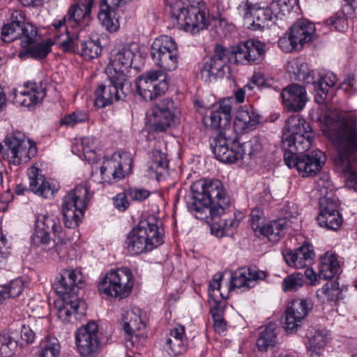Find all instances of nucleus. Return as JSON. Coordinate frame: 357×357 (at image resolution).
Returning <instances> with one entry per match:
<instances>
[{"label":"nucleus","instance_id":"37998d69","mask_svg":"<svg viewBox=\"0 0 357 357\" xmlns=\"http://www.w3.org/2000/svg\"><path fill=\"white\" fill-rule=\"evenodd\" d=\"M23 291V283L21 279H15L8 284L0 285V304L8 298L18 296Z\"/></svg>","mask_w":357,"mask_h":357},{"label":"nucleus","instance_id":"dca6fc26","mask_svg":"<svg viewBox=\"0 0 357 357\" xmlns=\"http://www.w3.org/2000/svg\"><path fill=\"white\" fill-rule=\"evenodd\" d=\"M132 160L128 152L114 153L111 158L105 160L100 167V173L105 181L120 180L131 169Z\"/></svg>","mask_w":357,"mask_h":357},{"label":"nucleus","instance_id":"49530a36","mask_svg":"<svg viewBox=\"0 0 357 357\" xmlns=\"http://www.w3.org/2000/svg\"><path fill=\"white\" fill-rule=\"evenodd\" d=\"M168 167L166 155L161 151L155 150L151 153V160L149 162L148 169L156 175H161L160 169L165 170Z\"/></svg>","mask_w":357,"mask_h":357},{"label":"nucleus","instance_id":"ddd939ff","mask_svg":"<svg viewBox=\"0 0 357 357\" xmlns=\"http://www.w3.org/2000/svg\"><path fill=\"white\" fill-rule=\"evenodd\" d=\"M7 146V158L14 165L26 162L36 154V149L22 132H15L4 140Z\"/></svg>","mask_w":357,"mask_h":357},{"label":"nucleus","instance_id":"79ce46f5","mask_svg":"<svg viewBox=\"0 0 357 357\" xmlns=\"http://www.w3.org/2000/svg\"><path fill=\"white\" fill-rule=\"evenodd\" d=\"M177 47V44L175 40L168 36H160L156 38L151 47V55H155L158 54L165 53V52L171 50H174Z\"/></svg>","mask_w":357,"mask_h":357},{"label":"nucleus","instance_id":"6e6552de","mask_svg":"<svg viewBox=\"0 0 357 357\" xmlns=\"http://www.w3.org/2000/svg\"><path fill=\"white\" fill-rule=\"evenodd\" d=\"M266 53V45L257 40L241 41L227 50L228 61L241 65L257 64L262 61Z\"/></svg>","mask_w":357,"mask_h":357},{"label":"nucleus","instance_id":"39448f33","mask_svg":"<svg viewBox=\"0 0 357 357\" xmlns=\"http://www.w3.org/2000/svg\"><path fill=\"white\" fill-rule=\"evenodd\" d=\"M88 193L86 187L77 185L63 197L61 208L63 223L67 228H75L82 222L87 205Z\"/></svg>","mask_w":357,"mask_h":357},{"label":"nucleus","instance_id":"774afa93","mask_svg":"<svg viewBox=\"0 0 357 357\" xmlns=\"http://www.w3.org/2000/svg\"><path fill=\"white\" fill-rule=\"evenodd\" d=\"M344 91L354 93L357 91V82L353 76H348L342 83L340 86Z\"/></svg>","mask_w":357,"mask_h":357},{"label":"nucleus","instance_id":"8fccbe9b","mask_svg":"<svg viewBox=\"0 0 357 357\" xmlns=\"http://www.w3.org/2000/svg\"><path fill=\"white\" fill-rule=\"evenodd\" d=\"M304 282V275L300 272H295L283 280L282 289L285 292L296 291L303 285Z\"/></svg>","mask_w":357,"mask_h":357},{"label":"nucleus","instance_id":"f03ea898","mask_svg":"<svg viewBox=\"0 0 357 357\" xmlns=\"http://www.w3.org/2000/svg\"><path fill=\"white\" fill-rule=\"evenodd\" d=\"M324 134L336 149L333 162L342 174L345 186L357 191V130L351 115L330 112L324 118Z\"/></svg>","mask_w":357,"mask_h":357},{"label":"nucleus","instance_id":"a19ab883","mask_svg":"<svg viewBox=\"0 0 357 357\" xmlns=\"http://www.w3.org/2000/svg\"><path fill=\"white\" fill-rule=\"evenodd\" d=\"M61 345L57 338L46 337L40 343V351L38 357H59Z\"/></svg>","mask_w":357,"mask_h":357},{"label":"nucleus","instance_id":"13d9d810","mask_svg":"<svg viewBox=\"0 0 357 357\" xmlns=\"http://www.w3.org/2000/svg\"><path fill=\"white\" fill-rule=\"evenodd\" d=\"M264 213L260 208H256L252 210L250 213V225L255 232L259 233L260 229L264 225Z\"/></svg>","mask_w":357,"mask_h":357},{"label":"nucleus","instance_id":"e433bc0d","mask_svg":"<svg viewBox=\"0 0 357 357\" xmlns=\"http://www.w3.org/2000/svg\"><path fill=\"white\" fill-rule=\"evenodd\" d=\"M153 62L165 70L172 71L178 66V47L165 53L151 55Z\"/></svg>","mask_w":357,"mask_h":357},{"label":"nucleus","instance_id":"0eeeda50","mask_svg":"<svg viewBox=\"0 0 357 357\" xmlns=\"http://www.w3.org/2000/svg\"><path fill=\"white\" fill-rule=\"evenodd\" d=\"M37 32L35 26L24 22L20 12L15 11L11 15V22L2 26L1 40L4 43L20 40L22 47L26 48L36 42Z\"/></svg>","mask_w":357,"mask_h":357},{"label":"nucleus","instance_id":"052dcab7","mask_svg":"<svg viewBox=\"0 0 357 357\" xmlns=\"http://www.w3.org/2000/svg\"><path fill=\"white\" fill-rule=\"evenodd\" d=\"M278 43L280 48L285 52H291L293 50H297L298 47V45L292 38L290 33L288 36H283L280 38Z\"/></svg>","mask_w":357,"mask_h":357},{"label":"nucleus","instance_id":"680f3d73","mask_svg":"<svg viewBox=\"0 0 357 357\" xmlns=\"http://www.w3.org/2000/svg\"><path fill=\"white\" fill-rule=\"evenodd\" d=\"M128 195L127 192H121L113 198L114 205L119 211L123 212L129 207L130 203L127 199Z\"/></svg>","mask_w":357,"mask_h":357},{"label":"nucleus","instance_id":"aec40b11","mask_svg":"<svg viewBox=\"0 0 357 357\" xmlns=\"http://www.w3.org/2000/svg\"><path fill=\"white\" fill-rule=\"evenodd\" d=\"M83 277L80 271L76 270H62L54 288L57 294L62 297L77 296L78 291L82 287Z\"/></svg>","mask_w":357,"mask_h":357},{"label":"nucleus","instance_id":"3c124183","mask_svg":"<svg viewBox=\"0 0 357 357\" xmlns=\"http://www.w3.org/2000/svg\"><path fill=\"white\" fill-rule=\"evenodd\" d=\"M17 347V342L8 333H3L0 336V356L1 357H11Z\"/></svg>","mask_w":357,"mask_h":357},{"label":"nucleus","instance_id":"2eb2a0df","mask_svg":"<svg viewBox=\"0 0 357 357\" xmlns=\"http://www.w3.org/2000/svg\"><path fill=\"white\" fill-rule=\"evenodd\" d=\"M238 9L243 12L244 26L253 31H262L268 28L273 15H277L271 5L270 7L260 8L247 1L244 6Z\"/></svg>","mask_w":357,"mask_h":357},{"label":"nucleus","instance_id":"72a5a7b5","mask_svg":"<svg viewBox=\"0 0 357 357\" xmlns=\"http://www.w3.org/2000/svg\"><path fill=\"white\" fill-rule=\"evenodd\" d=\"M94 0L79 1L71 6L67 13L68 22L70 26H74L83 18L90 15Z\"/></svg>","mask_w":357,"mask_h":357},{"label":"nucleus","instance_id":"338daca9","mask_svg":"<svg viewBox=\"0 0 357 357\" xmlns=\"http://www.w3.org/2000/svg\"><path fill=\"white\" fill-rule=\"evenodd\" d=\"M236 148L241 155L240 160H243L245 157L248 156L249 158L253 157V152L251 151L252 146L250 144V140L242 144H239L236 141Z\"/></svg>","mask_w":357,"mask_h":357},{"label":"nucleus","instance_id":"473e14b6","mask_svg":"<svg viewBox=\"0 0 357 357\" xmlns=\"http://www.w3.org/2000/svg\"><path fill=\"white\" fill-rule=\"evenodd\" d=\"M278 330L277 325L272 322L259 328L257 346L260 351H266L268 348L276 345Z\"/></svg>","mask_w":357,"mask_h":357},{"label":"nucleus","instance_id":"4d7b16f0","mask_svg":"<svg viewBox=\"0 0 357 357\" xmlns=\"http://www.w3.org/2000/svg\"><path fill=\"white\" fill-rule=\"evenodd\" d=\"M296 3V0H277L271 3L272 9L275 12V15L290 13Z\"/></svg>","mask_w":357,"mask_h":357},{"label":"nucleus","instance_id":"6e6d98bb","mask_svg":"<svg viewBox=\"0 0 357 357\" xmlns=\"http://www.w3.org/2000/svg\"><path fill=\"white\" fill-rule=\"evenodd\" d=\"M165 344L174 356L181 355L187 349L185 339H166Z\"/></svg>","mask_w":357,"mask_h":357},{"label":"nucleus","instance_id":"f8f14e48","mask_svg":"<svg viewBox=\"0 0 357 357\" xmlns=\"http://www.w3.org/2000/svg\"><path fill=\"white\" fill-rule=\"evenodd\" d=\"M75 342L82 357H96L101 351L98 326L94 321L89 322L77 330Z\"/></svg>","mask_w":357,"mask_h":357},{"label":"nucleus","instance_id":"09e8293b","mask_svg":"<svg viewBox=\"0 0 357 357\" xmlns=\"http://www.w3.org/2000/svg\"><path fill=\"white\" fill-rule=\"evenodd\" d=\"M337 82V77L333 73H328L324 77H321V84H318L320 94L314 95L315 101L322 103L328 92L329 89L333 86Z\"/></svg>","mask_w":357,"mask_h":357},{"label":"nucleus","instance_id":"f3484780","mask_svg":"<svg viewBox=\"0 0 357 357\" xmlns=\"http://www.w3.org/2000/svg\"><path fill=\"white\" fill-rule=\"evenodd\" d=\"M237 137H228L225 132L220 131L213 142L211 148L215 158L224 163H234L240 160L241 155L236 148Z\"/></svg>","mask_w":357,"mask_h":357},{"label":"nucleus","instance_id":"7c9ffc66","mask_svg":"<svg viewBox=\"0 0 357 357\" xmlns=\"http://www.w3.org/2000/svg\"><path fill=\"white\" fill-rule=\"evenodd\" d=\"M259 121V114L251 106L245 105L237 110L234 126L241 132H247L254 129Z\"/></svg>","mask_w":357,"mask_h":357},{"label":"nucleus","instance_id":"58836bf2","mask_svg":"<svg viewBox=\"0 0 357 357\" xmlns=\"http://www.w3.org/2000/svg\"><path fill=\"white\" fill-rule=\"evenodd\" d=\"M122 321L123 330L130 336L136 331L145 328V324L140 316L134 310L126 312L123 315Z\"/></svg>","mask_w":357,"mask_h":357},{"label":"nucleus","instance_id":"69168bd1","mask_svg":"<svg viewBox=\"0 0 357 357\" xmlns=\"http://www.w3.org/2000/svg\"><path fill=\"white\" fill-rule=\"evenodd\" d=\"M236 148L241 155L240 160H243L245 157L248 156L249 158L253 157V152L251 151L252 146L250 144V140L242 144H239L236 141Z\"/></svg>","mask_w":357,"mask_h":357},{"label":"nucleus","instance_id":"7ed1b4c3","mask_svg":"<svg viewBox=\"0 0 357 357\" xmlns=\"http://www.w3.org/2000/svg\"><path fill=\"white\" fill-rule=\"evenodd\" d=\"M186 204L197 219L210 222L224 213L230 198L219 180L196 182L191 186Z\"/></svg>","mask_w":357,"mask_h":357},{"label":"nucleus","instance_id":"b1692460","mask_svg":"<svg viewBox=\"0 0 357 357\" xmlns=\"http://www.w3.org/2000/svg\"><path fill=\"white\" fill-rule=\"evenodd\" d=\"M280 96L284 108L289 112L302 110L307 100L305 88L298 84H291L284 88Z\"/></svg>","mask_w":357,"mask_h":357},{"label":"nucleus","instance_id":"cd10ccee","mask_svg":"<svg viewBox=\"0 0 357 357\" xmlns=\"http://www.w3.org/2000/svg\"><path fill=\"white\" fill-rule=\"evenodd\" d=\"M286 263L296 268H302L312 264L315 253L312 245L305 243L294 251L286 250L282 252Z\"/></svg>","mask_w":357,"mask_h":357},{"label":"nucleus","instance_id":"bf43d9fd","mask_svg":"<svg viewBox=\"0 0 357 357\" xmlns=\"http://www.w3.org/2000/svg\"><path fill=\"white\" fill-rule=\"evenodd\" d=\"M303 79L305 84V86H308L310 89H311L315 93V95L320 94L319 88L317 87L318 84H321L320 76L317 75V77H316L315 73L312 70L307 73Z\"/></svg>","mask_w":357,"mask_h":357},{"label":"nucleus","instance_id":"a18cd8bd","mask_svg":"<svg viewBox=\"0 0 357 357\" xmlns=\"http://www.w3.org/2000/svg\"><path fill=\"white\" fill-rule=\"evenodd\" d=\"M342 291L336 281L328 282L317 291L319 298L326 297L328 301H337L342 298Z\"/></svg>","mask_w":357,"mask_h":357},{"label":"nucleus","instance_id":"603ef678","mask_svg":"<svg viewBox=\"0 0 357 357\" xmlns=\"http://www.w3.org/2000/svg\"><path fill=\"white\" fill-rule=\"evenodd\" d=\"M68 244L63 240L58 241L54 247L47 248L50 256L54 260L66 259L68 255Z\"/></svg>","mask_w":357,"mask_h":357},{"label":"nucleus","instance_id":"bb28decb","mask_svg":"<svg viewBox=\"0 0 357 357\" xmlns=\"http://www.w3.org/2000/svg\"><path fill=\"white\" fill-rule=\"evenodd\" d=\"M231 106L228 101H221L216 109L210 112L208 115L203 118L206 126L213 129H220V131L227 132L229 131L231 121Z\"/></svg>","mask_w":357,"mask_h":357},{"label":"nucleus","instance_id":"864d4df0","mask_svg":"<svg viewBox=\"0 0 357 357\" xmlns=\"http://www.w3.org/2000/svg\"><path fill=\"white\" fill-rule=\"evenodd\" d=\"M88 119V115L83 111H75L72 112L60 120L61 126L68 127H73L74 126L86 121Z\"/></svg>","mask_w":357,"mask_h":357},{"label":"nucleus","instance_id":"f257e3e1","mask_svg":"<svg viewBox=\"0 0 357 357\" xmlns=\"http://www.w3.org/2000/svg\"><path fill=\"white\" fill-rule=\"evenodd\" d=\"M313 139L312 128L304 119L299 115L287 119L281 141L284 161L289 168L295 167L303 177L316 175L325 163L321 151L307 152Z\"/></svg>","mask_w":357,"mask_h":357},{"label":"nucleus","instance_id":"423d86ee","mask_svg":"<svg viewBox=\"0 0 357 357\" xmlns=\"http://www.w3.org/2000/svg\"><path fill=\"white\" fill-rule=\"evenodd\" d=\"M107 76V78L98 84L94 93V105L98 108H104L114 102L124 100L132 92L130 81H123L114 75Z\"/></svg>","mask_w":357,"mask_h":357},{"label":"nucleus","instance_id":"4468645a","mask_svg":"<svg viewBox=\"0 0 357 357\" xmlns=\"http://www.w3.org/2000/svg\"><path fill=\"white\" fill-rule=\"evenodd\" d=\"M134 53L126 46L114 48L109 56V61L105 68L106 75H114L123 81H130L126 72L131 67Z\"/></svg>","mask_w":357,"mask_h":357},{"label":"nucleus","instance_id":"a878e982","mask_svg":"<svg viewBox=\"0 0 357 357\" xmlns=\"http://www.w3.org/2000/svg\"><path fill=\"white\" fill-rule=\"evenodd\" d=\"M266 273L258 270L256 267L240 268L231 273V286L233 288L250 289L255 287L258 280L266 277Z\"/></svg>","mask_w":357,"mask_h":357},{"label":"nucleus","instance_id":"6ab92c4d","mask_svg":"<svg viewBox=\"0 0 357 357\" xmlns=\"http://www.w3.org/2000/svg\"><path fill=\"white\" fill-rule=\"evenodd\" d=\"M227 49L220 44H216L214 54L205 60L201 70V77L206 82L224 75V68L228 61Z\"/></svg>","mask_w":357,"mask_h":357},{"label":"nucleus","instance_id":"5701e85b","mask_svg":"<svg viewBox=\"0 0 357 357\" xmlns=\"http://www.w3.org/2000/svg\"><path fill=\"white\" fill-rule=\"evenodd\" d=\"M13 102L20 106L31 108L34 107L45 96V88L38 86L36 82H27L24 85V89L13 91Z\"/></svg>","mask_w":357,"mask_h":357},{"label":"nucleus","instance_id":"c03bdc74","mask_svg":"<svg viewBox=\"0 0 357 357\" xmlns=\"http://www.w3.org/2000/svg\"><path fill=\"white\" fill-rule=\"evenodd\" d=\"M317 221L321 227L331 230H337L342 223V218L340 213L319 214Z\"/></svg>","mask_w":357,"mask_h":357},{"label":"nucleus","instance_id":"c756f323","mask_svg":"<svg viewBox=\"0 0 357 357\" xmlns=\"http://www.w3.org/2000/svg\"><path fill=\"white\" fill-rule=\"evenodd\" d=\"M331 339L330 331L324 329H315L307 337L306 347L310 357H320L325 347Z\"/></svg>","mask_w":357,"mask_h":357},{"label":"nucleus","instance_id":"de8ad7c7","mask_svg":"<svg viewBox=\"0 0 357 357\" xmlns=\"http://www.w3.org/2000/svg\"><path fill=\"white\" fill-rule=\"evenodd\" d=\"M79 50L83 57L90 60L98 57L100 54L102 49L98 40H88L81 41Z\"/></svg>","mask_w":357,"mask_h":357},{"label":"nucleus","instance_id":"f704fd0d","mask_svg":"<svg viewBox=\"0 0 357 357\" xmlns=\"http://www.w3.org/2000/svg\"><path fill=\"white\" fill-rule=\"evenodd\" d=\"M340 267L335 255L326 252L321 258L319 266V278L328 280L332 279L340 271Z\"/></svg>","mask_w":357,"mask_h":357},{"label":"nucleus","instance_id":"5fc2aeb1","mask_svg":"<svg viewBox=\"0 0 357 357\" xmlns=\"http://www.w3.org/2000/svg\"><path fill=\"white\" fill-rule=\"evenodd\" d=\"M211 313L213 319V327L216 333L221 334L227 330V322L223 318V312L218 307H213Z\"/></svg>","mask_w":357,"mask_h":357},{"label":"nucleus","instance_id":"2f4dec72","mask_svg":"<svg viewBox=\"0 0 357 357\" xmlns=\"http://www.w3.org/2000/svg\"><path fill=\"white\" fill-rule=\"evenodd\" d=\"M314 32V24L305 19L298 20L290 29V33L297 44L300 45V49L305 43L311 41Z\"/></svg>","mask_w":357,"mask_h":357},{"label":"nucleus","instance_id":"20e7f679","mask_svg":"<svg viewBox=\"0 0 357 357\" xmlns=\"http://www.w3.org/2000/svg\"><path fill=\"white\" fill-rule=\"evenodd\" d=\"M154 217L139 222L128 234L125 244L132 255L151 251L162 243V231L160 230Z\"/></svg>","mask_w":357,"mask_h":357},{"label":"nucleus","instance_id":"9d476101","mask_svg":"<svg viewBox=\"0 0 357 357\" xmlns=\"http://www.w3.org/2000/svg\"><path fill=\"white\" fill-rule=\"evenodd\" d=\"M173 23L180 29H184L192 34L199 33L207 28L209 24V15L199 7L174 8L172 11Z\"/></svg>","mask_w":357,"mask_h":357},{"label":"nucleus","instance_id":"e2e57ef3","mask_svg":"<svg viewBox=\"0 0 357 357\" xmlns=\"http://www.w3.org/2000/svg\"><path fill=\"white\" fill-rule=\"evenodd\" d=\"M127 194L134 201H143L149 197L150 193L148 190L139 188H129Z\"/></svg>","mask_w":357,"mask_h":357},{"label":"nucleus","instance_id":"0e129e2a","mask_svg":"<svg viewBox=\"0 0 357 357\" xmlns=\"http://www.w3.org/2000/svg\"><path fill=\"white\" fill-rule=\"evenodd\" d=\"M6 238L0 228V268L5 265L6 261L10 255V252L6 248Z\"/></svg>","mask_w":357,"mask_h":357},{"label":"nucleus","instance_id":"ea45409f","mask_svg":"<svg viewBox=\"0 0 357 357\" xmlns=\"http://www.w3.org/2000/svg\"><path fill=\"white\" fill-rule=\"evenodd\" d=\"M52 43L45 41L36 44L35 45L22 50L19 52L18 56L21 59L33 58L35 59H42L47 56L51 51Z\"/></svg>","mask_w":357,"mask_h":357},{"label":"nucleus","instance_id":"c85d7f7f","mask_svg":"<svg viewBox=\"0 0 357 357\" xmlns=\"http://www.w3.org/2000/svg\"><path fill=\"white\" fill-rule=\"evenodd\" d=\"M29 178V190L35 194L45 199H52L56 192V189L45 180L44 176L39 173V169L34 167L28 172Z\"/></svg>","mask_w":357,"mask_h":357},{"label":"nucleus","instance_id":"c9c22d12","mask_svg":"<svg viewBox=\"0 0 357 357\" xmlns=\"http://www.w3.org/2000/svg\"><path fill=\"white\" fill-rule=\"evenodd\" d=\"M279 218L271 221L263 225L260 229L259 234L266 236L271 241L277 242L284 235V230L286 228V218Z\"/></svg>","mask_w":357,"mask_h":357},{"label":"nucleus","instance_id":"9b49d317","mask_svg":"<svg viewBox=\"0 0 357 357\" xmlns=\"http://www.w3.org/2000/svg\"><path fill=\"white\" fill-rule=\"evenodd\" d=\"M137 90L145 100H153L168 89L165 73L161 70L148 71L137 78Z\"/></svg>","mask_w":357,"mask_h":357},{"label":"nucleus","instance_id":"1a4fd4ad","mask_svg":"<svg viewBox=\"0 0 357 357\" xmlns=\"http://www.w3.org/2000/svg\"><path fill=\"white\" fill-rule=\"evenodd\" d=\"M133 287L131 271L121 268L109 272L98 284V290L105 295L121 298L127 297Z\"/></svg>","mask_w":357,"mask_h":357},{"label":"nucleus","instance_id":"4c0bfd02","mask_svg":"<svg viewBox=\"0 0 357 357\" xmlns=\"http://www.w3.org/2000/svg\"><path fill=\"white\" fill-rule=\"evenodd\" d=\"M319 198V213L329 214L333 213H340L338 211L337 198L334 195L333 191L328 192L326 188H322L320 190Z\"/></svg>","mask_w":357,"mask_h":357},{"label":"nucleus","instance_id":"a211bd4d","mask_svg":"<svg viewBox=\"0 0 357 357\" xmlns=\"http://www.w3.org/2000/svg\"><path fill=\"white\" fill-rule=\"evenodd\" d=\"M61 231L62 226L58 215L54 213L39 215L36 222L33 239L35 243L47 245L50 241V233L60 238Z\"/></svg>","mask_w":357,"mask_h":357},{"label":"nucleus","instance_id":"393cba45","mask_svg":"<svg viewBox=\"0 0 357 357\" xmlns=\"http://www.w3.org/2000/svg\"><path fill=\"white\" fill-rule=\"evenodd\" d=\"M174 102L169 98H165L153 109L150 122L155 132H162L170 127L175 118L172 112Z\"/></svg>","mask_w":357,"mask_h":357},{"label":"nucleus","instance_id":"4be33fe9","mask_svg":"<svg viewBox=\"0 0 357 357\" xmlns=\"http://www.w3.org/2000/svg\"><path fill=\"white\" fill-rule=\"evenodd\" d=\"M312 303L307 299L296 298L286 310L285 329L293 333L312 309Z\"/></svg>","mask_w":357,"mask_h":357},{"label":"nucleus","instance_id":"412c9836","mask_svg":"<svg viewBox=\"0 0 357 357\" xmlns=\"http://www.w3.org/2000/svg\"><path fill=\"white\" fill-rule=\"evenodd\" d=\"M57 316L63 323H70L75 319H80L86 314V303L77 298V296L63 297L62 301L56 303Z\"/></svg>","mask_w":357,"mask_h":357}]
</instances>
